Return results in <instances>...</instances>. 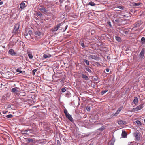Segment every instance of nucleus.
<instances>
[{"mask_svg":"<svg viewBox=\"0 0 145 145\" xmlns=\"http://www.w3.org/2000/svg\"><path fill=\"white\" fill-rule=\"evenodd\" d=\"M88 58L89 59H92L97 61H99L100 59L99 57H97L95 54H93L89 56Z\"/></svg>","mask_w":145,"mask_h":145,"instance_id":"nucleus-1","label":"nucleus"},{"mask_svg":"<svg viewBox=\"0 0 145 145\" xmlns=\"http://www.w3.org/2000/svg\"><path fill=\"white\" fill-rule=\"evenodd\" d=\"M143 108L142 105H140L137 106L136 108H133L132 110V112H135L138 111Z\"/></svg>","mask_w":145,"mask_h":145,"instance_id":"nucleus-2","label":"nucleus"},{"mask_svg":"<svg viewBox=\"0 0 145 145\" xmlns=\"http://www.w3.org/2000/svg\"><path fill=\"white\" fill-rule=\"evenodd\" d=\"M134 135L135 137V140H139L140 138V134L137 132H135L134 133Z\"/></svg>","mask_w":145,"mask_h":145,"instance_id":"nucleus-3","label":"nucleus"},{"mask_svg":"<svg viewBox=\"0 0 145 145\" xmlns=\"http://www.w3.org/2000/svg\"><path fill=\"white\" fill-rule=\"evenodd\" d=\"M20 25L19 24H15L14 26V28L13 31V32L15 33H16L19 29V28Z\"/></svg>","mask_w":145,"mask_h":145,"instance_id":"nucleus-4","label":"nucleus"},{"mask_svg":"<svg viewBox=\"0 0 145 145\" xmlns=\"http://www.w3.org/2000/svg\"><path fill=\"white\" fill-rule=\"evenodd\" d=\"M8 53L10 55L12 56H15L17 54L16 52L12 49H10L9 50L8 52Z\"/></svg>","mask_w":145,"mask_h":145,"instance_id":"nucleus-5","label":"nucleus"},{"mask_svg":"<svg viewBox=\"0 0 145 145\" xmlns=\"http://www.w3.org/2000/svg\"><path fill=\"white\" fill-rule=\"evenodd\" d=\"M62 25V23H59L58 24L57 26L55 27L54 29H53L52 30V32L56 31H57L60 28V26Z\"/></svg>","mask_w":145,"mask_h":145,"instance_id":"nucleus-6","label":"nucleus"},{"mask_svg":"<svg viewBox=\"0 0 145 145\" xmlns=\"http://www.w3.org/2000/svg\"><path fill=\"white\" fill-rule=\"evenodd\" d=\"M142 22L141 21H139L135 23L134 25V27H139L142 24Z\"/></svg>","mask_w":145,"mask_h":145,"instance_id":"nucleus-7","label":"nucleus"},{"mask_svg":"<svg viewBox=\"0 0 145 145\" xmlns=\"http://www.w3.org/2000/svg\"><path fill=\"white\" fill-rule=\"evenodd\" d=\"M65 116L66 117L68 118V119L70 121L72 122L74 120L72 117L69 114H68Z\"/></svg>","mask_w":145,"mask_h":145,"instance_id":"nucleus-8","label":"nucleus"},{"mask_svg":"<svg viewBox=\"0 0 145 145\" xmlns=\"http://www.w3.org/2000/svg\"><path fill=\"white\" fill-rule=\"evenodd\" d=\"M118 124L120 125H125L127 124L126 122L125 121L122 120H120L118 121Z\"/></svg>","mask_w":145,"mask_h":145,"instance_id":"nucleus-9","label":"nucleus"},{"mask_svg":"<svg viewBox=\"0 0 145 145\" xmlns=\"http://www.w3.org/2000/svg\"><path fill=\"white\" fill-rule=\"evenodd\" d=\"M145 53V50L144 49H142L139 55V57L140 58H142L144 56Z\"/></svg>","mask_w":145,"mask_h":145,"instance_id":"nucleus-10","label":"nucleus"},{"mask_svg":"<svg viewBox=\"0 0 145 145\" xmlns=\"http://www.w3.org/2000/svg\"><path fill=\"white\" fill-rule=\"evenodd\" d=\"M22 68L21 67H20L18 68H17L16 69V71L17 72H19L20 73H22V74H24L25 73V71H22L21 69Z\"/></svg>","mask_w":145,"mask_h":145,"instance_id":"nucleus-11","label":"nucleus"},{"mask_svg":"<svg viewBox=\"0 0 145 145\" xmlns=\"http://www.w3.org/2000/svg\"><path fill=\"white\" fill-rule=\"evenodd\" d=\"M40 10H41L42 13H46L47 12V10L44 7H42L39 9Z\"/></svg>","mask_w":145,"mask_h":145,"instance_id":"nucleus-12","label":"nucleus"},{"mask_svg":"<svg viewBox=\"0 0 145 145\" xmlns=\"http://www.w3.org/2000/svg\"><path fill=\"white\" fill-rule=\"evenodd\" d=\"M26 7L25 4L24 2H22L20 5V8L22 9H23Z\"/></svg>","mask_w":145,"mask_h":145,"instance_id":"nucleus-13","label":"nucleus"},{"mask_svg":"<svg viewBox=\"0 0 145 145\" xmlns=\"http://www.w3.org/2000/svg\"><path fill=\"white\" fill-rule=\"evenodd\" d=\"M138 98L137 97H136L134 99L133 101L134 103L136 105H137L138 103Z\"/></svg>","mask_w":145,"mask_h":145,"instance_id":"nucleus-14","label":"nucleus"},{"mask_svg":"<svg viewBox=\"0 0 145 145\" xmlns=\"http://www.w3.org/2000/svg\"><path fill=\"white\" fill-rule=\"evenodd\" d=\"M51 55L50 54H44L43 55V57L45 59L51 57Z\"/></svg>","mask_w":145,"mask_h":145,"instance_id":"nucleus-15","label":"nucleus"},{"mask_svg":"<svg viewBox=\"0 0 145 145\" xmlns=\"http://www.w3.org/2000/svg\"><path fill=\"white\" fill-rule=\"evenodd\" d=\"M35 34L36 35L40 36L41 35L42 33L39 31H36L35 32Z\"/></svg>","mask_w":145,"mask_h":145,"instance_id":"nucleus-16","label":"nucleus"},{"mask_svg":"<svg viewBox=\"0 0 145 145\" xmlns=\"http://www.w3.org/2000/svg\"><path fill=\"white\" fill-rule=\"evenodd\" d=\"M81 75L82 78L86 80H88L89 78L86 75H84V74H82Z\"/></svg>","mask_w":145,"mask_h":145,"instance_id":"nucleus-17","label":"nucleus"},{"mask_svg":"<svg viewBox=\"0 0 145 145\" xmlns=\"http://www.w3.org/2000/svg\"><path fill=\"white\" fill-rule=\"evenodd\" d=\"M123 108V106H120L118 109V110H117L116 112L118 114H119V113L120 112V111L122 110Z\"/></svg>","mask_w":145,"mask_h":145,"instance_id":"nucleus-18","label":"nucleus"},{"mask_svg":"<svg viewBox=\"0 0 145 145\" xmlns=\"http://www.w3.org/2000/svg\"><path fill=\"white\" fill-rule=\"evenodd\" d=\"M127 135L126 133L125 132V131H123L122 133V136L124 138L126 137H127Z\"/></svg>","mask_w":145,"mask_h":145,"instance_id":"nucleus-19","label":"nucleus"},{"mask_svg":"<svg viewBox=\"0 0 145 145\" xmlns=\"http://www.w3.org/2000/svg\"><path fill=\"white\" fill-rule=\"evenodd\" d=\"M88 4L92 6H95L96 5L95 3H94L92 1H91L89 2V3Z\"/></svg>","mask_w":145,"mask_h":145,"instance_id":"nucleus-20","label":"nucleus"},{"mask_svg":"<svg viewBox=\"0 0 145 145\" xmlns=\"http://www.w3.org/2000/svg\"><path fill=\"white\" fill-rule=\"evenodd\" d=\"M115 38L116 40L118 42H120L121 40L120 38L118 36H115Z\"/></svg>","mask_w":145,"mask_h":145,"instance_id":"nucleus-21","label":"nucleus"},{"mask_svg":"<svg viewBox=\"0 0 145 145\" xmlns=\"http://www.w3.org/2000/svg\"><path fill=\"white\" fill-rule=\"evenodd\" d=\"M141 4L140 3H133V6H137L140 5Z\"/></svg>","mask_w":145,"mask_h":145,"instance_id":"nucleus-22","label":"nucleus"},{"mask_svg":"<svg viewBox=\"0 0 145 145\" xmlns=\"http://www.w3.org/2000/svg\"><path fill=\"white\" fill-rule=\"evenodd\" d=\"M18 90L15 88H13L12 89V90H11V92L13 93L17 92H18Z\"/></svg>","mask_w":145,"mask_h":145,"instance_id":"nucleus-23","label":"nucleus"},{"mask_svg":"<svg viewBox=\"0 0 145 145\" xmlns=\"http://www.w3.org/2000/svg\"><path fill=\"white\" fill-rule=\"evenodd\" d=\"M79 44L80 45L82 46V48H84L86 47V46H85L84 43L80 42Z\"/></svg>","mask_w":145,"mask_h":145,"instance_id":"nucleus-24","label":"nucleus"},{"mask_svg":"<svg viewBox=\"0 0 145 145\" xmlns=\"http://www.w3.org/2000/svg\"><path fill=\"white\" fill-rule=\"evenodd\" d=\"M135 122L136 123H137L138 125L139 126H141L142 125V123L139 120H136L135 121Z\"/></svg>","mask_w":145,"mask_h":145,"instance_id":"nucleus-25","label":"nucleus"},{"mask_svg":"<svg viewBox=\"0 0 145 145\" xmlns=\"http://www.w3.org/2000/svg\"><path fill=\"white\" fill-rule=\"evenodd\" d=\"M85 69L89 73H91L92 72L91 70L88 67H85Z\"/></svg>","mask_w":145,"mask_h":145,"instance_id":"nucleus-26","label":"nucleus"},{"mask_svg":"<svg viewBox=\"0 0 145 145\" xmlns=\"http://www.w3.org/2000/svg\"><path fill=\"white\" fill-rule=\"evenodd\" d=\"M141 42L142 44H144L145 42V38L142 37L141 38Z\"/></svg>","mask_w":145,"mask_h":145,"instance_id":"nucleus-27","label":"nucleus"},{"mask_svg":"<svg viewBox=\"0 0 145 145\" xmlns=\"http://www.w3.org/2000/svg\"><path fill=\"white\" fill-rule=\"evenodd\" d=\"M117 8L122 10H123L124 9V7L120 6H118L117 7Z\"/></svg>","mask_w":145,"mask_h":145,"instance_id":"nucleus-28","label":"nucleus"},{"mask_svg":"<svg viewBox=\"0 0 145 145\" xmlns=\"http://www.w3.org/2000/svg\"><path fill=\"white\" fill-rule=\"evenodd\" d=\"M27 141L29 142L33 143L34 142V140L31 138H28L27 139Z\"/></svg>","mask_w":145,"mask_h":145,"instance_id":"nucleus-29","label":"nucleus"},{"mask_svg":"<svg viewBox=\"0 0 145 145\" xmlns=\"http://www.w3.org/2000/svg\"><path fill=\"white\" fill-rule=\"evenodd\" d=\"M37 14L38 16H39L40 17H42V14L39 12H38L37 13Z\"/></svg>","mask_w":145,"mask_h":145,"instance_id":"nucleus-30","label":"nucleus"},{"mask_svg":"<svg viewBox=\"0 0 145 145\" xmlns=\"http://www.w3.org/2000/svg\"><path fill=\"white\" fill-rule=\"evenodd\" d=\"M84 61L85 63H86V64L87 65H89V61L88 60H86V59H84Z\"/></svg>","mask_w":145,"mask_h":145,"instance_id":"nucleus-31","label":"nucleus"},{"mask_svg":"<svg viewBox=\"0 0 145 145\" xmlns=\"http://www.w3.org/2000/svg\"><path fill=\"white\" fill-rule=\"evenodd\" d=\"M104 127L103 126H102L101 127L99 128L98 130L99 131H103L104 129Z\"/></svg>","mask_w":145,"mask_h":145,"instance_id":"nucleus-32","label":"nucleus"},{"mask_svg":"<svg viewBox=\"0 0 145 145\" xmlns=\"http://www.w3.org/2000/svg\"><path fill=\"white\" fill-rule=\"evenodd\" d=\"M6 95H3L2 97V100L3 101H5L6 100Z\"/></svg>","mask_w":145,"mask_h":145,"instance_id":"nucleus-33","label":"nucleus"},{"mask_svg":"<svg viewBox=\"0 0 145 145\" xmlns=\"http://www.w3.org/2000/svg\"><path fill=\"white\" fill-rule=\"evenodd\" d=\"M118 114L116 112L114 114H112L111 115V117H113L114 116H116Z\"/></svg>","mask_w":145,"mask_h":145,"instance_id":"nucleus-34","label":"nucleus"},{"mask_svg":"<svg viewBox=\"0 0 145 145\" xmlns=\"http://www.w3.org/2000/svg\"><path fill=\"white\" fill-rule=\"evenodd\" d=\"M28 56L29 58L30 59H32L33 57L32 54H29Z\"/></svg>","mask_w":145,"mask_h":145,"instance_id":"nucleus-35","label":"nucleus"},{"mask_svg":"<svg viewBox=\"0 0 145 145\" xmlns=\"http://www.w3.org/2000/svg\"><path fill=\"white\" fill-rule=\"evenodd\" d=\"M64 112L65 113V116L69 114L67 112V110L65 109L64 110Z\"/></svg>","mask_w":145,"mask_h":145,"instance_id":"nucleus-36","label":"nucleus"},{"mask_svg":"<svg viewBox=\"0 0 145 145\" xmlns=\"http://www.w3.org/2000/svg\"><path fill=\"white\" fill-rule=\"evenodd\" d=\"M13 116L11 114H9L7 115L6 117L7 118H11Z\"/></svg>","mask_w":145,"mask_h":145,"instance_id":"nucleus-37","label":"nucleus"},{"mask_svg":"<svg viewBox=\"0 0 145 145\" xmlns=\"http://www.w3.org/2000/svg\"><path fill=\"white\" fill-rule=\"evenodd\" d=\"M28 130H25L22 131V133L23 134H26L28 132Z\"/></svg>","mask_w":145,"mask_h":145,"instance_id":"nucleus-38","label":"nucleus"},{"mask_svg":"<svg viewBox=\"0 0 145 145\" xmlns=\"http://www.w3.org/2000/svg\"><path fill=\"white\" fill-rule=\"evenodd\" d=\"M61 92L63 93L65 92L66 91V89L65 88H63L61 89Z\"/></svg>","mask_w":145,"mask_h":145,"instance_id":"nucleus-39","label":"nucleus"},{"mask_svg":"<svg viewBox=\"0 0 145 145\" xmlns=\"http://www.w3.org/2000/svg\"><path fill=\"white\" fill-rule=\"evenodd\" d=\"M37 71V70L36 69H34L32 71V73H33V75H35L36 71Z\"/></svg>","mask_w":145,"mask_h":145,"instance_id":"nucleus-40","label":"nucleus"},{"mask_svg":"<svg viewBox=\"0 0 145 145\" xmlns=\"http://www.w3.org/2000/svg\"><path fill=\"white\" fill-rule=\"evenodd\" d=\"M107 91H108V90H105L103 91H102V92H101V94L102 95H103L104 93H106V92H107Z\"/></svg>","mask_w":145,"mask_h":145,"instance_id":"nucleus-41","label":"nucleus"},{"mask_svg":"<svg viewBox=\"0 0 145 145\" xmlns=\"http://www.w3.org/2000/svg\"><path fill=\"white\" fill-rule=\"evenodd\" d=\"M111 142L110 143V145H114V140L112 139L111 140Z\"/></svg>","mask_w":145,"mask_h":145,"instance_id":"nucleus-42","label":"nucleus"},{"mask_svg":"<svg viewBox=\"0 0 145 145\" xmlns=\"http://www.w3.org/2000/svg\"><path fill=\"white\" fill-rule=\"evenodd\" d=\"M86 110H87L88 111H90V108L89 107H86Z\"/></svg>","mask_w":145,"mask_h":145,"instance_id":"nucleus-43","label":"nucleus"},{"mask_svg":"<svg viewBox=\"0 0 145 145\" xmlns=\"http://www.w3.org/2000/svg\"><path fill=\"white\" fill-rule=\"evenodd\" d=\"M108 25H109V26L110 27H112V25L111 24V22H108Z\"/></svg>","mask_w":145,"mask_h":145,"instance_id":"nucleus-44","label":"nucleus"},{"mask_svg":"<svg viewBox=\"0 0 145 145\" xmlns=\"http://www.w3.org/2000/svg\"><path fill=\"white\" fill-rule=\"evenodd\" d=\"M67 27H68V26L67 25H66V26H65V29L64 30H63V32H64L65 31V30L67 29Z\"/></svg>","mask_w":145,"mask_h":145,"instance_id":"nucleus-45","label":"nucleus"},{"mask_svg":"<svg viewBox=\"0 0 145 145\" xmlns=\"http://www.w3.org/2000/svg\"><path fill=\"white\" fill-rule=\"evenodd\" d=\"M97 65H100V63L99 62H97L96 63Z\"/></svg>","mask_w":145,"mask_h":145,"instance_id":"nucleus-46","label":"nucleus"},{"mask_svg":"<svg viewBox=\"0 0 145 145\" xmlns=\"http://www.w3.org/2000/svg\"><path fill=\"white\" fill-rule=\"evenodd\" d=\"M132 143H133L132 142H129L128 143V145H132L133 144H132Z\"/></svg>","mask_w":145,"mask_h":145,"instance_id":"nucleus-47","label":"nucleus"},{"mask_svg":"<svg viewBox=\"0 0 145 145\" xmlns=\"http://www.w3.org/2000/svg\"><path fill=\"white\" fill-rule=\"evenodd\" d=\"M115 21L117 23H118L119 22V20L118 19H116L115 20Z\"/></svg>","mask_w":145,"mask_h":145,"instance_id":"nucleus-48","label":"nucleus"},{"mask_svg":"<svg viewBox=\"0 0 145 145\" xmlns=\"http://www.w3.org/2000/svg\"><path fill=\"white\" fill-rule=\"evenodd\" d=\"M8 112L7 111H3V114H6L7 112Z\"/></svg>","mask_w":145,"mask_h":145,"instance_id":"nucleus-49","label":"nucleus"},{"mask_svg":"<svg viewBox=\"0 0 145 145\" xmlns=\"http://www.w3.org/2000/svg\"><path fill=\"white\" fill-rule=\"evenodd\" d=\"M80 42H83V43H84V41L83 40H82V39H81L80 41Z\"/></svg>","mask_w":145,"mask_h":145,"instance_id":"nucleus-50","label":"nucleus"},{"mask_svg":"<svg viewBox=\"0 0 145 145\" xmlns=\"http://www.w3.org/2000/svg\"><path fill=\"white\" fill-rule=\"evenodd\" d=\"M109 69H106V71L107 72H109Z\"/></svg>","mask_w":145,"mask_h":145,"instance_id":"nucleus-51","label":"nucleus"},{"mask_svg":"<svg viewBox=\"0 0 145 145\" xmlns=\"http://www.w3.org/2000/svg\"><path fill=\"white\" fill-rule=\"evenodd\" d=\"M63 1V0H60L59 2L60 3H62Z\"/></svg>","mask_w":145,"mask_h":145,"instance_id":"nucleus-52","label":"nucleus"},{"mask_svg":"<svg viewBox=\"0 0 145 145\" xmlns=\"http://www.w3.org/2000/svg\"><path fill=\"white\" fill-rule=\"evenodd\" d=\"M3 2L2 1L0 2V5H2V4H3Z\"/></svg>","mask_w":145,"mask_h":145,"instance_id":"nucleus-53","label":"nucleus"},{"mask_svg":"<svg viewBox=\"0 0 145 145\" xmlns=\"http://www.w3.org/2000/svg\"><path fill=\"white\" fill-rule=\"evenodd\" d=\"M25 94L24 93H23V94L22 95L23 96H24L25 95Z\"/></svg>","mask_w":145,"mask_h":145,"instance_id":"nucleus-54","label":"nucleus"},{"mask_svg":"<svg viewBox=\"0 0 145 145\" xmlns=\"http://www.w3.org/2000/svg\"><path fill=\"white\" fill-rule=\"evenodd\" d=\"M97 78H94V80H97Z\"/></svg>","mask_w":145,"mask_h":145,"instance_id":"nucleus-55","label":"nucleus"},{"mask_svg":"<svg viewBox=\"0 0 145 145\" xmlns=\"http://www.w3.org/2000/svg\"><path fill=\"white\" fill-rule=\"evenodd\" d=\"M59 142V140H57V143Z\"/></svg>","mask_w":145,"mask_h":145,"instance_id":"nucleus-56","label":"nucleus"},{"mask_svg":"<svg viewBox=\"0 0 145 145\" xmlns=\"http://www.w3.org/2000/svg\"><path fill=\"white\" fill-rule=\"evenodd\" d=\"M59 142V140H57V143Z\"/></svg>","mask_w":145,"mask_h":145,"instance_id":"nucleus-57","label":"nucleus"},{"mask_svg":"<svg viewBox=\"0 0 145 145\" xmlns=\"http://www.w3.org/2000/svg\"><path fill=\"white\" fill-rule=\"evenodd\" d=\"M144 122H145V119L144 120Z\"/></svg>","mask_w":145,"mask_h":145,"instance_id":"nucleus-58","label":"nucleus"},{"mask_svg":"<svg viewBox=\"0 0 145 145\" xmlns=\"http://www.w3.org/2000/svg\"><path fill=\"white\" fill-rule=\"evenodd\" d=\"M1 0H0V1H1Z\"/></svg>","mask_w":145,"mask_h":145,"instance_id":"nucleus-59","label":"nucleus"}]
</instances>
